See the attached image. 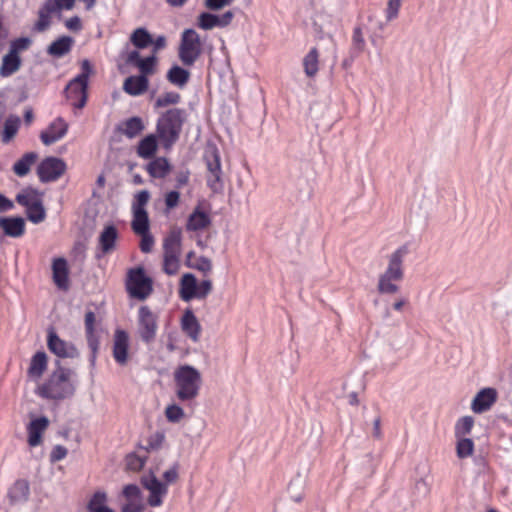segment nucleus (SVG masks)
Masks as SVG:
<instances>
[{"mask_svg":"<svg viewBox=\"0 0 512 512\" xmlns=\"http://www.w3.org/2000/svg\"><path fill=\"white\" fill-rule=\"evenodd\" d=\"M188 113L182 108H170L163 112L156 123V133L163 147H172L180 138Z\"/></svg>","mask_w":512,"mask_h":512,"instance_id":"1","label":"nucleus"},{"mask_svg":"<svg viewBox=\"0 0 512 512\" xmlns=\"http://www.w3.org/2000/svg\"><path fill=\"white\" fill-rule=\"evenodd\" d=\"M72 375L70 369L59 366L39 387V395L51 400H62L72 396L75 391Z\"/></svg>","mask_w":512,"mask_h":512,"instance_id":"2","label":"nucleus"},{"mask_svg":"<svg viewBox=\"0 0 512 512\" xmlns=\"http://www.w3.org/2000/svg\"><path fill=\"white\" fill-rule=\"evenodd\" d=\"M409 253L408 245H402L396 249L389 257L388 266L385 272L380 275L378 281V291L382 294H394L398 291V286L393 281H401L404 276L403 261Z\"/></svg>","mask_w":512,"mask_h":512,"instance_id":"3","label":"nucleus"},{"mask_svg":"<svg viewBox=\"0 0 512 512\" xmlns=\"http://www.w3.org/2000/svg\"><path fill=\"white\" fill-rule=\"evenodd\" d=\"M176 396L180 401L195 399L201 387V374L193 366L181 365L174 372Z\"/></svg>","mask_w":512,"mask_h":512,"instance_id":"4","label":"nucleus"},{"mask_svg":"<svg viewBox=\"0 0 512 512\" xmlns=\"http://www.w3.org/2000/svg\"><path fill=\"white\" fill-rule=\"evenodd\" d=\"M83 72L72 79L66 86V97L75 108L81 109L87 102L88 78L90 72L89 62L82 63Z\"/></svg>","mask_w":512,"mask_h":512,"instance_id":"5","label":"nucleus"},{"mask_svg":"<svg viewBox=\"0 0 512 512\" xmlns=\"http://www.w3.org/2000/svg\"><path fill=\"white\" fill-rule=\"evenodd\" d=\"M201 55V41L193 29H186L181 36L178 56L184 66H192Z\"/></svg>","mask_w":512,"mask_h":512,"instance_id":"6","label":"nucleus"},{"mask_svg":"<svg viewBox=\"0 0 512 512\" xmlns=\"http://www.w3.org/2000/svg\"><path fill=\"white\" fill-rule=\"evenodd\" d=\"M126 289L131 297L144 300L152 292V281L146 276L143 268H133L128 271Z\"/></svg>","mask_w":512,"mask_h":512,"instance_id":"7","label":"nucleus"},{"mask_svg":"<svg viewBox=\"0 0 512 512\" xmlns=\"http://www.w3.org/2000/svg\"><path fill=\"white\" fill-rule=\"evenodd\" d=\"M158 331V317L148 306L138 309L137 332L142 342L149 345L156 339Z\"/></svg>","mask_w":512,"mask_h":512,"instance_id":"8","label":"nucleus"},{"mask_svg":"<svg viewBox=\"0 0 512 512\" xmlns=\"http://www.w3.org/2000/svg\"><path fill=\"white\" fill-rule=\"evenodd\" d=\"M142 486L149 491L147 503L151 507H159L163 504V499L168 493V487L161 482L153 472L141 477Z\"/></svg>","mask_w":512,"mask_h":512,"instance_id":"9","label":"nucleus"},{"mask_svg":"<svg viewBox=\"0 0 512 512\" xmlns=\"http://www.w3.org/2000/svg\"><path fill=\"white\" fill-rule=\"evenodd\" d=\"M66 170L65 162L57 157H47L37 167L41 182H52L59 179Z\"/></svg>","mask_w":512,"mask_h":512,"instance_id":"10","label":"nucleus"},{"mask_svg":"<svg viewBox=\"0 0 512 512\" xmlns=\"http://www.w3.org/2000/svg\"><path fill=\"white\" fill-rule=\"evenodd\" d=\"M47 346L50 352L59 358H76L79 356V351L74 344L61 339L54 329L48 330Z\"/></svg>","mask_w":512,"mask_h":512,"instance_id":"11","label":"nucleus"},{"mask_svg":"<svg viewBox=\"0 0 512 512\" xmlns=\"http://www.w3.org/2000/svg\"><path fill=\"white\" fill-rule=\"evenodd\" d=\"M233 17L234 14L231 11L222 15L203 12L198 16L197 25L203 30H211L215 27L224 28L232 22Z\"/></svg>","mask_w":512,"mask_h":512,"instance_id":"12","label":"nucleus"},{"mask_svg":"<svg viewBox=\"0 0 512 512\" xmlns=\"http://www.w3.org/2000/svg\"><path fill=\"white\" fill-rule=\"evenodd\" d=\"M68 131V124L62 118L55 119L46 130L40 134L42 143L46 146L52 145L61 140Z\"/></svg>","mask_w":512,"mask_h":512,"instance_id":"13","label":"nucleus"},{"mask_svg":"<svg viewBox=\"0 0 512 512\" xmlns=\"http://www.w3.org/2000/svg\"><path fill=\"white\" fill-rule=\"evenodd\" d=\"M129 335L126 331L117 329L113 338V358L119 365H125L128 360Z\"/></svg>","mask_w":512,"mask_h":512,"instance_id":"14","label":"nucleus"},{"mask_svg":"<svg viewBox=\"0 0 512 512\" xmlns=\"http://www.w3.org/2000/svg\"><path fill=\"white\" fill-rule=\"evenodd\" d=\"M497 400V392L494 388H484L474 397L471 409L474 413H483L488 411Z\"/></svg>","mask_w":512,"mask_h":512,"instance_id":"15","label":"nucleus"},{"mask_svg":"<svg viewBox=\"0 0 512 512\" xmlns=\"http://www.w3.org/2000/svg\"><path fill=\"white\" fill-rule=\"evenodd\" d=\"M118 239V230L114 225H107L104 227L98 238L97 257L109 254L115 249L116 241Z\"/></svg>","mask_w":512,"mask_h":512,"instance_id":"16","label":"nucleus"},{"mask_svg":"<svg viewBox=\"0 0 512 512\" xmlns=\"http://www.w3.org/2000/svg\"><path fill=\"white\" fill-rule=\"evenodd\" d=\"M57 4L54 1H46L38 11V19L33 26V31L41 33L51 26V15L57 13Z\"/></svg>","mask_w":512,"mask_h":512,"instance_id":"17","label":"nucleus"},{"mask_svg":"<svg viewBox=\"0 0 512 512\" xmlns=\"http://www.w3.org/2000/svg\"><path fill=\"white\" fill-rule=\"evenodd\" d=\"M48 425H49V420L45 416L38 417L29 423V425L27 427V432H28V444L31 447H36V446L40 445L41 439H42V434L47 429Z\"/></svg>","mask_w":512,"mask_h":512,"instance_id":"18","label":"nucleus"},{"mask_svg":"<svg viewBox=\"0 0 512 512\" xmlns=\"http://www.w3.org/2000/svg\"><path fill=\"white\" fill-rule=\"evenodd\" d=\"M210 224V216L197 206L187 219L186 229L193 232L202 231L208 228Z\"/></svg>","mask_w":512,"mask_h":512,"instance_id":"19","label":"nucleus"},{"mask_svg":"<svg viewBox=\"0 0 512 512\" xmlns=\"http://www.w3.org/2000/svg\"><path fill=\"white\" fill-rule=\"evenodd\" d=\"M0 228L5 235L18 238L25 232V221L21 217H0Z\"/></svg>","mask_w":512,"mask_h":512,"instance_id":"20","label":"nucleus"},{"mask_svg":"<svg viewBox=\"0 0 512 512\" xmlns=\"http://www.w3.org/2000/svg\"><path fill=\"white\" fill-rule=\"evenodd\" d=\"M149 80L145 75L129 76L123 83V90L131 96H139L148 89Z\"/></svg>","mask_w":512,"mask_h":512,"instance_id":"21","label":"nucleus"},{"mask_svg":"<svg viewBox=\"0 0 512 512\" xmlns=\"http://www.w3.org/2000/svg\"><path fill=\"white\" fill-rule=\"evenodd\" d=\"M182 235L180 230H172L163 241V256H181Z\"/></svg>","mask_w":512,"mask_h":512,"instance_id":"22","label":"nucleus"},{"mask_svg":"<svg viewBox=\"0 0 512 512\" xmlns=\"http://www.w3.org/2000/svg\"><path fill=\"white\" fill-rule=\"evenodd\" d=\"M183 332L194 342L199 340L201 326L191 310H186L181 319Z\"/></svg>","mask_w":512,"mask_h":512,"instance_id":"23","label":"nucleus"},{"mask_svg":"<svg viewBox=\"0 0 512 512\" xmlns=\"http://www.w3.org/2000/svg\"><path fill=\"white\" fill-rule=\"evenodd\" d=\"M73 44L74 40L72 37L63 35L51 42L46 51L52 57L61 58L71 51Z\"/></svg>","mask_w":512,"mask_h":512,"instance_id":"24","label":"nucleus"},{"mask_svg":"<svg viewBox=\"0 0 512 512\" xmlns=\"http://www.w3.org/2000/svg\"><path fill=\"white\" fill-rule=\"evenodd\" d=\"M197 292V280L196 277L191 273H186L182 276L180 281L179 295L180 298L189 302L196 298Z\"/></svg>","mask_w":512,"mask_h":512,"instance_id":"25","label":"nucleus"},{"mask_svg":"<svg viewBox=\"0 0 512 512\" xmlns=\"http://www.w3.org/2000/svg\"><path fill=\"white\" fill-rule=\"evenodd\" d=\"M53 280L60 289L68 288V268L64 258H57L52 264Z\"/></svg>","mask_w":512,"mask_h":512,"instance_id":"26","label":"nucleus"},{"mask_svg":"<svg viewBox=\"0 0 512 512\" xmlns=\"http://www.w3.org/2000/svg\"><path fill=\"white\" fill-rule=\"evenodd\" d=\"M22 60L20 55H14L7 52L3 57L0 65V76L7 78L15 74L21 68Z\"/></svg>","mask_w":512,"mask_h":512,"instance_id":"27","label":"nucleus"},{"mask_svg":"<svg viewBox=\"0 0 512 512\" xmlns=\"http://www.w3.org/2000/svg\"><path fill=\"white\" fill-rule=\"evenodd\" d=\"M171 165L165 157H157L149 162L146 170L153 178L162 179L170 172Z\"/></svg>","mask_w":512,"mask_h":512,"instance_id":"28","label":"nucleus"},{"mask_svg":"<svg viewBox=\"0 0 512 512\" xmlns=\"http://www.w3.org/2000/svg\"><path fill=\"white\" fill-rule=\"evenodd\" d=\"M166 78L174 86L183 88L190 79V72L179 65H173L168 70Z\"/></svg>","mask_w":512,"mask_h":512,"instance_id":"29","label":"nucleus"},{"mask_svg":"<svg viewBox=\"0 0 512 512\" xmlns=\"http://www.w3.org/2000/svg\"><path fill=\"white\" fill-rule=\"evenodd\" d=\"M145 126L140 117H131L119 126V131L128 138H134L138 136L143 130Z\"/></svg>","mask_w":512,"mask_h":512,"instance_id":"30","label":"nucleus"},{"mask_svg":"<svg viewBox=\"0 0 512 512\" xmlns=\"http://www.w3.org/2000/svg\"><path fill=\"white\" fill-rule=\"evenodd\" d=\"M16 201L27 210L42 201V194L36 189L28 188L17 194Z\"/></svg>","mask_w":512,"mask_h":512,"instance_id":"31","label":"nucleus"},{"mask_svg":"<svg viewBox=\"0 0 512 512\" xmlns=\"http://www.w3.org/2000/svg\"><path fill=\"white\" fill-rule=\"evenodd\" d=\"M306 76L314 77L319 70V52L316 47L310 49L303 59Z\"/></svg>","mask_w":512,"mask_h":512,"instance_id":"32","label":"nucleus"},{"mask_svg":"<svg viewBox=\"0 0 512 512\" xmlns=\"http://www.w3.org/2000/svg\"><path fill=\"white\" fill-rule=\"evenodd\" d=\"M47 368L45 352L38 351L31 359L28 373L31 377L39 378Z\"/></svg>","mask_w":512,"mask_h":512,"instance_id":"33","label":"nucleus"},{"mask_svg":"<svg viewBox=\"0 0 512 512\" xmlns=\"http://www.w3.org/2000/svg\"><path fill=\"white\" fill-rule=\"evenodd\" d=\"M131 226L136 234H143L149 231V217L146 209L133 211Z\"/></svg>","mask_w":512,"mask_h":512,"instance_id":"34","label":"nucleus"},{"mask_svg":"<svg viewBox=\"0 0 512 512\" xmlns=\"http://www.w3.org/2000/svg\"><path fill=\"white\" fill-rule=\"evenodd\" d=\"M157 150V139L153 134L144 137L138 145L137 153L141 158H151Z\"/></svg>","mask_w":512,"mask_h":512,"instance_id":"35","label":"nucleus"},{"mask_svg":"<svg viewBox=\"0 0 512 512\" xmlns=\"http://www.w3.org/2000/svg\"><path fill=\"white\" fill-rule=\"evenodd\" d=\"M130 41L136 48L144 49L152 44L153 38L147 29L140 27L133 31Z\"/></svg>","mask_w":512,"mask_h":512,"instance_id":"36","label":"nucleus"},{"mask_svg":"<svg viewBox=\"0 0 512 512\" xmlns=\"http://www.w3.org/2000/svg\"><path fill=\"white\" fill-rule=\"evenodd\" d=\"M36 158L37 155L33 152L26 153L25 155H23L18 161L14 163V173L19 177L27 175L30 171L31 165L35 162Z\"/></svg>","mask_w":512,"mask_h":512,"instance_id":"37","label":"nucleus"},{"mask_svg":"<svg viewBox=\"0 0 512 512\" xmlns=\"http://www.w3.org/2000/svg\"><path fill=\"white\" fill-rule=\"evenodd\" d=\"M365 45L362 29L360 26H357L354 28L352 35V45L350 49L351 61L364 51Z\"/></svg>","mask_w":512,"mask_h":512,"instance_id":"38","label":"nucleus"},{"mask_svg":"<svg viewBox=\"0 0 512 512\" xmlns=\"http://www.w3.org/2000/svg\"><path fill=\"white\" fill-rule=\"evenodd\" d=\"M29 495V485L25 480H18L9 490V496L12 501L20 502L26 500Z\"/></svg>","mask_w":512,"mask_h":512,"instance_id":"39","label":"nucleus"},{"mask_svg":"<svg viewBox=\"0 0 512 512\" xmlns=\"http://www.w3.org/2000/svg\"><path fill=\"white\" fill-rule=\"evenodd\" d=\"M107 495L103 491H97L93 494L91 499L88 502L87 510L88 512H97L101 510L107 509Z\"/></svg>","mask_w":512,"mask_h":512,"instance_id":"40","label":"nucleus"},{"mask_svg":"<svg viewBox=\"0 0 512 512\" xmlns=\"http://www.w3.org/2000/svg\"><path fill=\"white\" fill-rule=\"evenodd\" d=\"M474 425V419L471 416L460 418L455 424V436L457 438L470 434Z\"/></svg>","mask_w":512,"mask_h":512,"instance_id":"41","label":"nucleus"},{"mask_svg":"<svg viewBox=\"0 0 512 512\" xmlns=\"http://www.w3.org/2000/svg\"><path fill=\"white\" fill-rule=\"evenodd\" d=\"M181 101L179 93L170 91L160 95L156 100L154 106L156 108H163L168 105H176Z\"/></svg>","mask_w":512,"mask_h":512,"instance_id":"42","label":"nucleus"},{"mask_svg":"<svg viewBox=\"0 0 512 512\" xmlns=\"http://www.w3.org/2000/svg\"><path fill=\"white\" fill-rule=\"evenodd\" d=\"M26 215L29 221H31L34 224H39L42 221H44L46 217V212L43 207L42 201H40L35 206L30 207L26 210Z\"/></svg>","mask_w":512,"mask_h":512,"instance_id":"43","label":"nucleus"},{"mask_svg":"<svg viewBox=\"0 0 512 512\" xmlns=\"http://www.w3.org/2000/svg\"><path fill=\"white\" fill-rule=\"evenodd\" d=\"M32 44L29 37H19L10 42L9 53L19 55L21 52L26 51Z\"/></svg>","mask_w":512,"mask_h":512,"instance_id":"44","label":"nucleus"},{"mask_svg":"<svg viewBox=\"0 0 512 512\" xmlns=\"http://www.w3.org/2000/svg\"><path fill=\"white\" fill-rule=\"evenodd\" d=\"M19 128L18 119H7L4 123V129L2 134V141L8 143L17 133Z\"/></svg>","mask_w":512,"mask_h":512,"instance_id":"45","label":"nucleus"},{"mask_svg":"<svg viewBox=\"0 0 512 512\" xmlns=\"http://www.w3.org/2000/svg\"><path fill=\"white\" fill-rule=\"evenodd\" d=\"M457 442V456L459 458H466L473 453L474 443L469 438H458Z\"/></svg>","mask_w":512,"mask_h":512,"instance_id":"46","label":"nucleus"},{"mask_svg":"<svg viewBox=\"0 0 512 512\" xmlns=\"http://www.w3.org/2000/svg\"><path fill=\"white\" fill-rule=\"evenodd\" d=\"M180 268V257L163 256V270L167 275H175Z\"/></svg>","mask_w":512,"mask_h":512,"instance_id":"47","label":"nucleus"},{"mask_svg":"<svg viewBox=\"0 0 512 512\" xmlns=\"http://www.w3.org/2000/svg\"><path fill=\"white\" fill-rule=\"evenodd\" d=\"M188 266L202 272L205 276L209 275L212 271V262L205 256L198 257L195 263L188 264Z\"/></svg>","mask_w":512,"mask_h":512,"instance_id":"48","label":"nucleus"},{"mask_svg":"<svg viewBox=\"0 0 512 512\" xmlns=\"http://www.w3.org/2000/svg\"><path fill=\"white\" fill-rule=\"evenodd\" d=\"M156 61H157V58L154 54L151 56H148L146 58H142L139 61V64L137 65L138 69L141 72L140 75H145L147 77L148 74H151L154 70Z\"/></svg>","mask_w":512,"mask_h":512,"instance_id":"49","label":"nucleus"},{"mask_svg":"<svg viewBox=\"0 0 512 512\" xmlns=\"http://www.w3.org/2000/svg\"><path fill=\"white\" fill-rule=\"evenodd\" d=\"M145 464V456L130 454L126 458L127 469L131 471H138L143 468Z\"/></svg>","mask_w":512,"mask_h":512,"instance_id":"50","label":"nucleus"},{"mask_svg":"<svg viewBox=\"0 0 512 512\" xmlns=\"http://www.w3.org/2000/svg\"><path fill=\"white\" fill-rule=\"evenodd\" d=\"M165 415L168 421L176 423L183 418L184 411L180 406L173 404L166 408Z\"/></svg>","mask_w":512,"mask_h":512,"instance_id":"51","label":"nucleus"},{"mask_svg":"<svg viewBox=\"0 0 512 512\" xmlns=\"http://www.w3.org/2000/svg\"><path fill=\"white\" fill-rule=\"evenodd\" d=\"M150 198V194L147 190H141L135 195V199L132 205V210L135 211L137 209H145L146 204L148 203Z\"/></svg>","mask_w":512,"mask_h":512,"instance_id":"52","label":"nucleus"},{"mask_svg":"<svg viewBox=\"0 0 512 512\" xmlns=\"http://www.w3.org/2000/svg\"><path fill=\"white\" fill-rule=\"evenodd\" d=\"M212 291V282L208 279L197 283L196 299L206 298Z\"/></svg>","mask_w":512,"mask_h":512,"instance_id":"53","label":"nucleus"},{"mask_svg":"<svg viewBox=\"0 0 512 512\" xmlns=\"http://www.w3.org/2000/svg\"><path fill=\"white\" fill-rule=\"evenodd\" d=\"M123 495L126 500L142 499L140 488L135 484L126 485L123 488Z\"/></svg>","mask_w":512,"mask_h":512,"instance_id":"54","label":"nucleus"},{"mask_svg":"<svg viewBox=\"0 0 512 512\" xmlns=\"http://www.w3.org/2000/svg\"><path fill=\"white\" fill-rule=\"evenodd\" d=\"M401 6V0H388L386 9V19L391 21L398 16V12Z\"/></svg>","mask_w":512,"mask_h":512,"instance_id":"55","label":"nucleus"},{"mask_svg":"<svg viewBox=\"0 0 512 512\" xmlns=\"http://www.w3.org/2000/svg\"><path fill=\"white\" fill-rule=\"evenodd\" d=\"M221 173H209L207 176V185L213 190L217 192L222 189L223 183L221 180Z\"/></svg>","mask_w":512,"mask_h":512,"instance_id":"56","label":"nucleus"},{"mask_svg":"<svg viewBox=\"0 0 512 512\" xmlns=\"http://www.w3.org/2000/svg\"><path fill=\"white\" fill-rule=\"evenodd\" d=\"M141 236L140 241V249L143 253H149L151 252L153 245H154V238L153 236L148 232H145L143 234H139Z\"/></svg>","mask_w":512,"mask_h":512,"instance_id":"57","label":"nucleus"},{"mask_svg":"<svg viewBox=\"0 0 512 512\" xmlns=\"http://www.w3.org/2000/svg\"><path fill=\"white\" fill-rule=\"evenodd\" d=\"M144 508L142 499L127 500L122 506L121 512H141Z\"/></svg>","mask_w":512,"mask_h":512,"instance_id":"58","label":"nucleus"},{"mask_svg":"<svg viewBox=\"0 0 512 512\" xmlns=\"http://www.w3.org/2000/svg\"><path fill=\"white\" fill-rule=\"evenodd\" d=\"M208 173H221V163L219 155L214 152L211 159H207Z\"/></svg>","mask_w":512,"mask_h":512,"instance_id":"59","label":"nucleus"},{"mask_svg":"<svg viewBox=\"0 0 512 512\" xmlns=\"http://www.w3.org/2000/svg\"><path fill=\"white\" fill-rule=\"evenodd\" d=\"M190 178V171L188 169H181L177 171L175 176V186L177 189L182 188L186 184H188Z\"/></svg>","mask_w":512,"mask_h":512,"instance_id":"60","label":"nucleus"},{"mask_svg":"<svg viewBox=\"0 0 512 512\" xmlns=\"http://www.w3.org/2000/svg\"><path fill=\"white\" fill-rule=\"evenodd\" d=\"M179 199H180V194H179L178 191L173 190V191L168 192L165 195V205H166V208L168 210L174 209L178 205Z\"/></svg>","mask_w":512,"mask_h":512,"instance_id":"61","label":"nucleus"},{"mask_svg":"<svg viewBox=\"0 0 512 512\" xmlns=\"http://www.w3.org/2000/svg\"><path fill=\"white\" fill-rule=\"evenodd\" d=\"M67 455V449L62 445H56L53 447L51 453H50V461L51 462H58L62 459H64Z\"/></svg>","mask_w":512,"mask_h":512,"instance_id":"62","label":"nucleus"},{"mask_svg":"<svg viewBox=\"0 0 512 512\" xmlns=\"http://www.w3.org/2000/svg\"><path fill=\"white\" fill-rule=\"evenodd\" d=\"M163 478L167 486L168 484L174 483L178 479V464H174L168 470L163 473Z\"/></svg>","mask_w":512,"mask_h":512,"instance_id":"63","label":"nucleus"},{"mask_svg":"<svg viewBox=\"0 0 512 512\" xmlns=\"http://www.w3.org/2000/svg\"><path fill=\"white\" fill-rule=\"evenodd\" d=\"M86 338H87V344L90 348L91 352H94V354H97L99 349V338L95 334V331L92 332H86Z\"/></svg>","mask_w":512,"mask_h":512,"instance_id":"64","label":"nucleus"}]
</instances>
